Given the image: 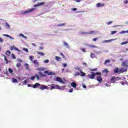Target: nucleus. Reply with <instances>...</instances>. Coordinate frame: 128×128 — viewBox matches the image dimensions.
<instances>
[{
	"label": "nucleus",
	"mask_w": 128,
	"mask_h": 128,
	"mask_svg": "<svg viewBox=\"0 0 128 128\" xmlns=\"http://www.w3.org/2000/svg\"><path fill=\"white\" fill-rule=\"evenodd\" d=\"M38 87V88L40 90H48V86L44 85V84H40V83H36L35 84L32 86L34 88H36Z\"/></svg>",
	"instance_id": "obj_1"
},
{
	"label": "nucleus",
	"mask_w": 128,
	"mask_h": 128,
	"mask_svg": "<svg viewBox=\"0 0 128 128\" xmlns=\"http://www.w3.org/2000/svg\"><path fill=\"white\" fill-rule=\"evenodd\" d=\"M55 80L56 82H60L61 84H64V82L62 80V78L60 77H58V76L56 77Z\"/></svg>",
	"instance_id": "obj_2"
},
{
	"label": "nucleus",
	"mask_w": 128,
	"mask_h": 128,
	"mask_svg": "<svg viewBox=\"0 0 128 128\" xmlns=\"http://www.w3.org/2000/svg\"><path fill=\"white\" fill-rule=\"evenodd\" d=\"M91 74H88V77L89 78H90V80H94V78H96V74H94V72H91Z\"/></svg>",
	"instance_id": "obj_3"
},
{
	"label": "nucleus",
	"mask_w": 128,
	"mask_h": 128,
	"mask_svg": "<svg viewBox=\"0 0 128 128\" xmlns=\"http://www.w3.org/2000/svg\"><path fill=\"white\" fill-rule=\"evenodd\" d=\"M50 86V90H58V88H60V86L55 85L54 84H52Z\"/></svg>",
	"instance_id": "obj_4"
},
{
	"label": "nucleus",
	"mask_w": 128,
	"mask_h": 128,
	"mask_svg": "<svg viewBox=\"0 0 128 128\" xmlns=\"http://www.w3.org/2000/svg\"><path fill=\"white\" fill-rule=\"evenodd\" d=\"M34 10H36V8H32L30 10H26L24 12V14H28L30 12H34Z\"/></svg>",
	"instance_id": "obj_5"
},
{
	"label": "nucleus",
	"mask_w": 128,
	"mask_h": 128,
	"mask_svg": "<svg viewBox=\"0 0 128 128\" xmlns=\"http://www.w3.org/2000/svg\"><path fill=\"white\" fill-rule=\"evenodd\" d=\"M96 32L94 30H90L88 32H82V34H94Z\"/></svg>",
	"instance_id": "obj_6"
},
{
	"label": "nucleus",
	"mask_w": 128,
	"mask_h": 128,
	"mask_svg": "<svg viewBox=\"0 0 128 128\" xmlns=\"http://www.w3.org/2000/svg\"><path fill=\"white\" fill-rule=\"evenodd\" d=\"M118 78H116L115 76H112L110 80V81L112 82H116V80H118Z\"/></svg>",
	"instance_id": "obj_7"
},
{
	"label": "nucleus",
	"mask_w": 128,
	"mask_h": 128,
	"mask_svg": "<svg viewBox=\"0 0 128 128\" xmlns=\"http://www.w3.org/2000/svg\"><path fill=\"white\" fill-rule=\"evenodd\" d=\"M44 2H42L40 3H38V4H34V8H36V6H44Z\"/></svg>",
	"instance_id": "obj_8"
},
{
	"label": "nucleus",
	"mask_w": 128,
	"mask_h": 128,
	"mask_svg": "<svg viewBox=\"0 0 128 128\" xmlns=\"http://www.w3.org/2000/svg\"><path fill=\"white\" fill-rule=\"evenodd\" d=\"M96 6L98 8H102V6H104V3H98L96 4Z\"/></svg>",
	"instance_id": "obj_9"
},
{
	"label": "nucleus",
	"mask_w": 128,
	"mask_h": 128,
	"mask_svg": "<svg viewBox=\"0 0 128 128\" xmlns=\"http://www.w3.org/2000/svg\"><path fill=\"white\" fill-rule=\"evenodd\" d=\"M128 70V68H121L120 70V72H126Z\"/></svg>",
	"instance_id": "obj_10"
},
{
	"label": "nucleus",
	"mask_w": 128,
	"mask_h": 128,
	"mask_svg": "<svg viewBox=\"0 0 128 128\" xmlns=\"http://www.w3.org/2000/svg\"><path fill=\"white\" fill-rule=\"evenodd\" d=\"M96 80L99 82H102V76H98L96 78Z\"/></svg>",
	"instance_id": "obj_11"
},
{
	"label": "nucleus",
	"mask_w": 128,
	"mask_h": 128,
	"mask_svg": "<svg viewBox=\"0 0 128 128\" xmlns=\"http://www.w3.org/2000/svg\"><path fill=\"white\" fill-rule=\"evenodd\" d=\"M122 66H124L125 68L128 67V65L126 64V61H124L122 62Z\"/></svg>",
	"instance_id": "obj_12"
},
{
	"label": "nucleus",
	"mask_w": 128,
	"mask_h": 128,
	"mask_svg": "<svg viewBox=\"0 0 128 128\" xmlns=\"http://www.w3.org/2000/svg\"><path fill=\"white\" fill-rule=\"evenodd\" d=\"M32 62L35 66H38L40 64H38V60H34L32 61Z\"/></svg>",
	"instance_id": "obj_13"
},
{
	"label": "nucleus",
	"mask_w": 128,
	"mask_h": 128,
	"mask_svg": "<svg viewBox=\"0 0 128 128\" xmlns=\"http://www.w3.org/2000/svg\"><path fill=\"white\" fill-rule=\"evenodd\" d=\"M11 50H17L18 52H20V50L18 48H16V47L14 46H12L11 47Z\"/></svg>",
	"instance_id": "obj_14"
},
{
	"label": "nucleus",
	"mask_w": 128,
	"mask_h": 128,
	"mask_svg": "<svg viewBox=\"0 0 128 128\" xmlns=\"http://www.w3.org/2000/svg\"><path fill=\"white\" fill-rule=\"evenodd\" d=\"M71 86H72V88H76V83L75 82H72Z\"/></svg>",
	"instance_id": "obj_15"
},
{
	"label": "nucleus",
	"mask_w": 128,
	"mask_h": 128,
	"mask_svg": "<svg viewBox=\"0 0 128 128\" xmlns=\"http://www.w3.org/2000/svg\"><path fill=\"white\" fill-rule=\"evenodd\" d=\"M44 74H48V76H52V74H54V73L52 72H49L48 70L46 71H44Z\"/></svg>",
	"instance_id": "obj_16"
},
{
	"label": "nucleus",
	"mask_w": 128,
	"mask_h": 128,
	"mask_svg": "<svg viewBox=\"0 0 128 128\" xmlns=\"http://www.w3.org/2000/svg\"><path fill=\"white\" fill-rule=\"evenodd\" d=\"M37 54H39V56H44V53L42 52H37Z\"/></svg>",
	"instance_id": "obj_17"
},
{
	"label": "nucleus",
	"mask_w": 128,
	"mask_h": 128,
	"mask_svg": "<svg viewBox=\"0 0 128 128\" xmlns=\"http://www.w3.org/2000/svg\"><path fill=\"white\" fill-rule=\"evenodd\" d=\"M80 76H86V73L80 70Z\"/></svg>",
	"instance_id": "obj_18"
},
{
	"label": "nucleus",
	"mask_w": 128,
	"mask_h": 128,
	"mask_svg": "<svg viewBox=\"0 0 128 128\" xmlns=\"http://www.w3.org/2000/svg\"><path fill=\"white\" fill-rule=\"evenodd\" d=\"M55 58L56 60H57V62H60V60H62V58H60V57L56 56L55 57Z\"/></svg>",
	"instance_id": "obj_19"
},
{
	"label": "nucleus",
	"mask_w": 128,
	"mask_h": 128,
	"mask_svg": "<svg viewBox=\"0 0 128 128\" xmlns=\"http://www.w3.org/2000/svg\"><path fill=\"white\" fill-rule=\"evenodd\" d=\"M37 70H40V72H42L43 70H44V68L39 67L36 68Z\"/></svg>",
	"instance_id": "obj_20"
},
{
	"label": "nucleus",
	"mask_w": 128,
	"mask_h": 128,
	"mask_svg": "<svg viewBox=\"0 0 128 128\" xmlns=\"http://www.w3.org/2000/svg\"><path fill=\"white\" fill-rule=\"evenodd\" d=\"M90 56L91 58H96V54L94 53H91L90 54Z\"/></svg>",
	"instance_id": "obj_21"
},
{
	"label": "nucleus",
	"mask_w": 128,
	"mask_h": 128,
	"mask_svg": "<svg viewBox=\"0 0 128 128\" xmlns=\"http://www.w3.org/2000/svg\"><path fill=\"white\" fill-rule=\"evenodd\" d=\"M120 70V69H118V68H116L114 70V74H118V71Z\"/></svg>",
	"instance_id": "obj_22"
},
{
	"label": "nucleus",
	"mask_w": 128,
	"mask_h": 128,
	"mask_svg": "<svg viewBox=\"0 0 128 128\" xmlns=\"http://www.w3.org/2000/svg\"><path fill=\"white\" fill-rule=\"evenodd\" d=\"M64 46H66V48H68V44L66 43V42H64Z\"/></svg>",
	"instance_id": "obj_23"
},
{
	"label": "nucleus",
	"mask_w": 128,
	"mask_h": 128,
	"mask_svg": "<svg viewBox=\"0 0 128 128\" xmlns=\"http://www.w3.org/2000/svg\"><path fill=\"white\" fill-rule=\"evenodd\" d=\"M64 88H66V86H59L58 88V90H64Z\"/></svg>",
	"instance_id": "obj_24"
},
{
	"label": "nucleus",
	"mask_w": 128,
	"mask_h": 128,
	"mask_svg": "<svg viewBox=\"0 0 128 128\" xmlns=\"http://www.w3.org/2000/svg\"><path fill=\"white\" fill-rule=\"evenodd\" d=\"M19 36H22V38H26V39L28 38V36H24V34H20Z\"/></svg>",
	"instance_id": "obj_25"
},
{
	"label": "nucleus",
	"mask_w": 128,
	"mask_h": 128,
	"mask_svg": "<svg viewBox=\"0 0 128 128\" xmlns=\"http://www.w3.org/2000/svg\"><path fill=\"white\" fill-rule=\"evenodd\" d=\"M10 54H11L10 51L7 50L6 52V56H10Z\"/></svg>",
	"instance_id": "obj_26"
},
{
	"label": "nucleus",
	"mask_w": 128,
	"mask_h": 128,
	"mask_svg": "<svg viewBox=\"0 0 128 128\" xmlns=\"http://www.w3.org/2000/svg\"><path fill=\"white\" fill-rule=\"evenodd\" d=\"M116 39H111V40H106L104 41V42H112V40H115Z\"/></svg>",
	"instance_id": "obj_27"
},
{
	"label": "nucleus",
	"mask_w": 128,
	"mask_h": 128,
	"mask_svg": "<svg viewBox=\"0 0 128 128\" xmlns=\"http://www.w3.org/2000/svg\"><path fill=\"white\" fill-rule=\"evenodd\" d=\"M29 58L31 62H34L33 60L34 58V56H29Z\"/></svg>",
	"instance_id": "obj_28"
},
{
	"label": "nucleus",
	"mask_w": 128,
	"mask_h": 128,
	"mask_svg": "<svg viewBox=\"0 0 128 128\" xmlns=\"http://www.w3.org/2000/svg\"><path fill=\"white\" fill-rule=\"evenodd\" d=\"M3 56H4V60L6 62V64H8V59L6 58V56L3 55Z\"/></svg>",
	"instance_id": "obj_29"
},
{
	"label": "nucleus",
	"mask_w": 128,
	"mask_h": 128,
	"mask_svg": "<svg viewBox=\"0 0 128 128\" xmlns=\"http://www.w3.org/2000/svg\"><path fill=\"white\" fill-rule=\"evenodd\" d=\"M109 62H110V60H106L104 62V64H109Z\"/></svg>",
	"instance_id": "obj_30"
},
{
	"label": "nucleus",
	"mask_w": 128,
	"mask_h": 128,
	"mask_svg": "<svg viewBox=\"0 0 128 128\" xmlns=\"http://www.w3.org/2000/svg\"><path fill=\"white\" fill-rule=\"evenodd\" d=\"M88 46L89 48H96V46L94 45H89Z\"/></svg>",
	"instance_id": "obj_31"
},
{
	"label": "nucleus",
	"mask_w": 128,
	"mask_h": 128,
	"mask_svg": "<svg viewBox=\"0 0 128 128\" xmlns=\"http://www.w3.org/2000/svg\"><path fill=\"white\" fill-rule=\"evenodd\" d=\"M24 66H25L26 70H28V68L30 67V66L28 65V64H24Z\"/></svg>",
	"instance_id": "obj_32"
},
{
	"label": "nucleus",
	"mask_w": 128,
	"mask_h": 128,
	"mask_svg": "<svg viewBox=\"0 0 128 128\" xmlns=\"http://www.w3.org/2000/svg\"><path fill=\"white\" fill-rule=\"evenodd\" d=\"M16 68H20L22 66V64L20 63H17L16 64Z\"/></svg>",
	"instance_id": "obj_33"
},
{
	"label": "nucleus",
	"mask_w": 128,
	"mask_h": 128,
	"mask_svg": "<svg viewBox=\"0 0 128 128\" xmlns=\"http://www.w3.org/2000/svg\"><path fill=\"white\" fill-rule=\"evenodd\" d=\"M12 82H16V83L18 82V80H17L16 79L14 78H13L12 79Z\"/></svg>",
	"instance_id": "obj_34"
},
{
	"label": "nucleus",
	"mask_w": 128,
	"mask_h": 128,
	"mask_svg": "<svg viewBox=\"0 0 128 128\" xmlns=\"http://www.w3.org/2000/svg\"><path fill=\"white\" fill-rule=\"evenodd\" d=\"M95 76H102L101 72H96V73H94Z\"/></svg>",
	"instance_id": "obj_35"
},
{
	"label": "nucleus",
	"mask_w": 128,
	"mask_h": 128,
	"mask_svg": "<svg viewBox=\"0 0 128 128\" xmlns=\"http://www.w3.org/2000/svg\"><path fill=\"white\" fill-rule=\"evenodd\" d=\"M8 72H10V74H12L14 72V70L10 68H8Z\"/></svg>",
	"instance_id": "obj_36"
},
{
	"label": "nucleus",
	"mask_w": 128,
	"mask_h": 128,
	"mask_svg": "<svg viewBox=\"0 0 128 128\" xmlns=\"http://www.w3.org/2000/svg\"><path fill=\"white\" fill-rule=\"evenodd\" d=\"M66 26V23L58 24V26Z\"/></svg>",
	"instance_id": "obj_37"
},
{
	"label": "nucleus",
	"mask_w": 128,
	"mask_h": 128,
	"mask_svg": "<svg viewBox=\"0 0 128 128\" xmlns=\"http://www.w3.org/2000/svg\"><path fill=\"white\" fill-rule=\"evenodd\" d=\"M118 32V31L116 30H114L111 32V34H116Z\"/></svg>",
	"instance_id": "obj_38"
},
{
	"label": "nucleus",
	"mask_w": 128,
	"mask_h": 128,
	"mask_svg": "<svg viewBox=\"0 0 128 128\" xmlns=\"http://www.w3.org/2000/svg\"><path fill=\"white\" fill-rule=\"evenodd\" d=\"M128 44V41H126L125 42H123L121 43V46H124V44Z\"/></svg>",
	"instance_id": "obj_39"
},
{
	"label": "nucleus",
	"mask_w": 128,
	"mask_h": 128,
	"mask_svg": "<svg viewBox=\"0 0 128 128\" xmlns=\"http://www.w3.org/2000/svg\"><path fill=\"white\" fill-rule=\"evenodd\" d=\"M80 74L78 72H76L74 74L75 76H80Z\"/></svg>",
	"instance_id": "obj_40"
},
{
	"label": "nucleus",
	"mask_w": 128,
	"mask_h": 128,
	"mask_svg": "<svg viewBox=\"0 0 128 128\" xmlns=\"http://www.w3.org/2000/svg\"><path fill=\"white\" fill-rule=\"evenodd\" d=\"M6 28H10V26L9 25L8 23L6 24Z\"/></svg>",
	"instance_id": "obj_41"
},
{
	"label": "nucleus",
	"mask_w": 128,
	"mask_h": 128,
	"mask_svg": "<svg viewBox=\"0 0 128 128\" xmlns=\"http://www.w3.org/2000/svg\"><path fill=\"white\" fill-rule=\"evenodd\" d=\"M126 32H128V30H122L121 32H120V34H126Z\"/></svg>",
	"instance_id": "obj_42"
},
{
	"label": "nucleus",
	"mask_w": 128,
	"mask_h": 128,
	"mask_svg": "<svg viewBox=\"0 0 128 128\" xmlns=\"http://www.w3.org/2000/svg\"><path fill=\"white\" fill-rule=\"evenodd\" d=\"M103 72H105L106 74H108V69H105L103 70Z\"/></svg>",
	"instance_id": "obj_43"
},
{
	"label": "nucleus",
	"mask_w": 128,
	"mask_h": 128,
	"mask_svg": "<svg viewBox=\"0 0 128 128\" xmlns=\"http://www.w3.org/2000/svg\"><path fill=\"white\" fill-rule=\"evenodd\" d=\"M60 54L62 56L63 58H66V56H64V54L62 52H60Z\"/></svg>",
	"instance_id": "obj_44"
},
{
	"label": "nucleus",
	"mask_w": 128,
	"mask_h": 128,
	"mask_svg": "<svg viewBox=\"0 0 128 128\" xmlns=\"http://www.w3.org/2000/svg\"><path fill=\"white\" fill-rule=\"evenodd\" d=\"M80 50H82V52H86V48H81Z\"/></svg>",
	"instance_id": "obj_45"
},
{
	"label": "nucleus",
	"mask_w": 128,
	"mask_h": 128,
	"mask_svg": "<svg viewBox=\"0 0 128 128\" xmlns=\"http://www.w3.org/2000/svg\"><path fill=\"white\" fill-rule=\"evenodd\" d=\"M23 50H24V52H28V49L26 48H24Z\"/></svg>",
	"instance_id": "obj_46"
},
{
	"label": "nucleus",
	"mask_w": 128,
	"mask_h": 128,
	"mask_svg": "<svg viewBox=\"0 0 128 128\" xmlns=\"http://www.w3.org/2000/svg\"><path fill=\"white\" fill-rule=\"evenodd\" d=\"M36 79V76H32L30 78V80H34Z\"/></svg>",
	"instance_id": "obj_47"
},
{
	"label": "nucleus",
	"mask_w": 128,
	"mask_h": 128,
	"mask_svg": "<svg viewBox=\"0 0 128 128\" xmlns=\"http://www.w3.org/2000/svg\"><path fill=\"white\" fill-rule=\"evenodd\" d=\"M38 74H39L40 76H44V74H42V72H38Z\"/></svg>",
	"instance_id": "obj_48"
},
{
	"label": "nucleus",
	"mask_w": 128,
	"mask_h": 128,
	"mask_svg": "<svg viewBox=\"0 0 128 128\" xmlns=\"http://www.w3.org/2000/svg\"><path fill=\"white\" fill-rule=\"evenodd\" d=\"M44 62H45V64H48V62H50V60H44Z\"/></svg>",
	"instance_id": "obj_49"
},
{
	"label": "nucleus",
	"mask_w": 128,
	"mask_h": 128,
	"mask_svg": "<svg viewBox=\"0 0 128 128\" xmlns=\"http://www.w3.org/2000/svg\"><path fill=\"white\" fill-rule=\"evenodd\" d=\"M62 66H63V68H66V63H63L62 64Z\"/></svg>",
	"instance_id": "obj_50"
},
{
	"label": "nucleus",
	"mask_w": 128,
	"mask_h": 128,
	"mask_svg": "<svg viewBox=\"0 0 128 128\" xmlns=\"http://www.w3.org/2000/svg\"><path fill=\"white\" fill-rule=\"evenodd\" d=\"M35 78H37V80H40V76H38V74H36L35 76Z\"/></svg>",
	"instance_id": "obj_51"
},
{
	"label": "nucleus",
	"mask_w": 128,
	"mask_h": 128,
	"mask_svg": "<svg viewBox=\"0 0 128 128\" xmlns=\"http://www.w3.org/2000/svg\"><path fill=\"white\" fill-rule=\"evenodd\" d=\"M12 58H14V60H16V56H14V54H12Z\"/></svg>",
	"instance_id": "obj_52"
},
{
	"label": "nucleus",
	"mask_w": 128,
	"mask_h": 128,
	"mask_svg": "<svg viewBox=\"0 0 128 128\" xmlns=\"http://www.w3.org/2000/svg\"><path fill=\"white\" fill-rule=\"evenodd\" d=\"M112 24V21H110L107 23V24L108 26L110 24Z\"/></svg>",
	"instance_id": "obj_53"
},
{
	"label": "nucleus",
	"mask_w": 128,
	"mask_h": 128,
	"mask_svg": "<svg viewBox=\"0 0 128 128\" xmlns=\"http://www.w3.org/2000/svg\"><path fill=\"white\" fill-rule=\"evenodd\" d=\"M98 70L97 68H94V69H92V72H96V70Z\"/></svg>",
	"instance_id": "obj_54"
},
{
	"label": "nucleus",
	"mask_w": 128,
	"mask_h": 128,
	"mask_svg": "<svg viewBox=\"0 0 128 128\" xmlns=\"http://www.w3.org/2000/svg\"><path fill=\"white\" fill-rule=\"evenodd\" d=\"M0 42H4V39L0 38Z\"/></svg>",
	"instance_id": "obj_55"
},
{
	"label": "nucleus",
	"mask_w": 128,
	"mask_h": 128,
	"mask_svg": "<svg viewBox=\"0 0 128 128\" xmlns=\"http://www.w3.org/2000/svg\"><path fill=\"white\" fill-rule=\"evenodd\" d=\"M23 84H28V81H26V80H24L23 82Z\"/></svg>",
	"instance_id": "obj_56"
},
{
	"label": "nucleus",
	"mask_w": 128,
	"mask_h": 128,
	"mask_svg": "<svg viewBox=\"0 0 128 128\" xmlns=\"http://www.w3.org/2000/svg\"><path fill=\"white\" fill-rule=\"evenodd\" d=\"M18 62H22V60L21 59H18Z\"/></svg>",
	"instance_id": "obj_57"
},
{
	"label": "nucleus",
	"mask_w": 128,
	"mask_h": 128,
	"mask_svg": "<svg viewBox=\"0 0 128 128\" xmlns=\"http://www.w3.org/2000/svg\"><path fill=\"white\" fill-rule=\"evenodd\" d=\"M9 38H10V40H14V38L12 36H10Z\"/></svg>",
	"instance_id": "obj_58"
},
{
	"label": "nucleus",
	"mask_w": 128,
	"mask_h": 128,
	"mask_svg": "<svg viewBox=\"0 0 128 128\" xmlns=\"http://www.w3.org/2000/svg\"><path fill=\"white\" fill-rule=\"evenodd\" d=\"M97 40H98V38H92L93 42H96Z\"/></svg>",
	"instance_id": "obj_59"
},
{
	"label": "nucleus",
	"mask_w": 128,
	"mask_h": 128,
	"mask_svg": "<svg viewBox=\"0 0 128 128\" xmlns=\"http://www.w3.org/2000/svg\"><path fill=\"white\" fill-rule=\"evenodd\" d=\"M76 2H80L82 0H75Z\"/></svg>",
	"instance_id": "obj_60"
},
{
	"label": "nucleus",
	"mask_w": 128,
	"mask_h": 128,
	"mask_svg": "<svg viewBox=\"0 0 128 128\" xmlns=\"http://www.w3.org/2000/svg\"><path fill=\"white\" fill-rule=\"evenodd\" d=\"M4 36H6V38H9V36H10V35H8L6 34H4Z\"/></svg>",
	"instance_id": "obj_61"
},
{
	"label": "nucleus",
	"mask_w": 128,
	"mask_h": 128,
	"mask_svg": "<svg viewBox=\"0 0 128 128\" xmlns=\"http://www.w3.org/2000/svg\"><path fill=\"white\" fill-rule=\"evenodd\" d=\"M76 10H78L76 8H72V10H74V11Z\"/></svg>",
	"instance_id": "obj_62"
},
{
	"label": "nucleus",
	"mask_w": 128,
	"mask_h": 128,
	"mask_svg": "<svg viewBox=\"0 0 128 128\" xmlns=\"http://www.w3.org/2000/svg\"><path fill=\"white\" fill-rule=\"evenodd\" d=\"M124 4H128V0H126V1H124Z\"/></svg>",
	"instance_id": "obj_63"
},
{
	"label": "nucleus",
	"mask_w": 128,
	"mask_h": 128,
	"mask_svg": "<svg viewBox=\"0 0 128 128\" xmlns=\"http://www.w3.org/2000/svg\"><path fill=\"white\" fill-rule=\"evenodd\" d=\"M72 89L70 90H69V92H72Z\"/></svg>",
	"instance_id": "obj_64"
}]
</instances>
